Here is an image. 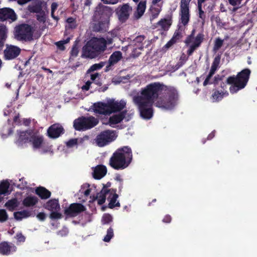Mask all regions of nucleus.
Wrapping results in <instances>:
<instances>
[{
	"instance_id": "nucleus-52",
	"label": "nucleus",
	"mask_w": 257,
	"mask_h": 257,
	"mask_svg": "<svg viewBox=\"0 0 257 257\" xmlns=\"http://www.w3.org/2000/svg\"><path fill=\"white\" fill-rule=\"evenodd\" d=\"M79 53L78 48L76 44L73 46L72 49L70 51V55L71 57H76L77 56Z\"/></svg>"
},
{
	"instance_id": "nucleus-55",
	"label": "nucleus",
	"mask_w": 257,
	"mask_h": 257,
	"mask_svg": "<svg viewBox=\"0 0 257 257\" xmlns=\"http://www.w3.org/2000/svg\"><path fill=\"white\" fill-rule=\"evenodd\" d=\"M198 47V46L193 43L191 46H190L189 49L187 51V55L188 56L192 55L194 51Z\"/></svg>"
},
{
	"instance_id": "nucleus-17",
	"label": "nucleus",
	"mask_w": 257,
	"mask_h": 257,
	"mask_svg": "<svg viewBox=\"0 0 257 257\" xmlns=\"http://www.w3.org/2000/svg\"><path fill=\"white\" fill-rule=\"evenodd\" d=\"M33 131L28 130L25 131H17V134L19 135L16 143L19 145H22L23 144L29 142L30 138L31 137Z\"/></svg>"
},
{
	"instance_id": "nucleus-34",
	"label": "nucleus",
	"mask_w": 257,
	"mask_h": 257,
	"mask_svg": "<svg viewBox=\"0 0 257 257\" xmlns=\"http://www.w3.org/2000/svg\"><path fill=\"white\" fill-rule=\"evenodd\" d=\"M220 59L221 55L218 54L215 56L212 63L211 69L209 71L210 73L213 75L214 74L215 72H216L218 67L219 64L220 62Z\"/></svg>"
},
{
	"instance_id": "nucleus-59",
	"label": "nucleus",
	"mask_w": 257,
	"mask_h": 257,
	"mask_svg": "<svg viewBox=\"0 0 257 257\" xmlns=\"http://www.w3.org/2000/svg\"><path fill=\"white\" fill-rule=\"evenodd\" d=\"M213 75V74H212L211 73L209 72V74L207 76L206 79H205V80H204V81L203 82V85L204 86H206V85H207L208 84L212 83V82L210 83L209 81H210V79L211 78V77H212Z\"/></svg>"
},
{
	"instance_id": "nucleus-48",
	"label": "nucleus",
	"mask_w": 257,
	"mask_h": 257,
	"mask_svg": "<svg viewBox=\"0 0 257 257\" xmlns=\"http://www.w3.org/2000/svg\"><path fill=\"white\" fill-rule=\"evenodd\" d=\"M8 214L6 210L0 209V222H4L8 219Z\"/></svg>"
},
{
	"instance_id": "nucleus-60",
	"label": "nucleus",
	"mask_w": 257,
	"mask_h": 257,
	"mask_svg": "<svg viewBox=\"0 0 257 257\" xmlns=\"http://www.w3.org/2000/svg\"><path fill=\"white\" fill-rule=\"evenodd\" d=\"M223 77L224 76H220L219 75H216L214 78L213 82H212V83H213L215 85L218 84V82L219 81H221L222 80Z\"/></svg>"
},
{
	"instance_id": "nucleus-27",
	"label": "nucleus",
	"mask_w": 257,
	"mask_h": 257,
	"mask_svg": "<svg viewBox=\"0 0 257 257\" xmlns=\"http://www.w3.org/2000/svg\"><path fill=\"white\" fill-rule=\"evenodd\" d=\"M122 58V53L119 51H116L112 53L108 59V65L106 66L108 69L109 67L114 65Z\"/></svg>"
},
{
	"instance_id": "nucleus-49",
	"label": "nucleus",
	"mask_w": 257,
	"mask_h": 257,
	"mask_svg": "<svg viewBox=\"0 0 257 257\" xmlns=\"http://www.w3.org/2000/svg\"><path fill=\"white\" fill-rule=\"evenodd\" d=\"M62 214L56 211H52L50 214V218L52 220L58 219L62 218Z\"/></svg>"
},
{
	"instance_id": "nucleus-19",
	"label": "nucleus",
	"mask_w": 257,
	"mask_h": 257,
	"mask_svg": "<svg viewBox=\"0 0 257 257\" xmlns=\"http://www.w3.org/2000/svg\"><path fill=\"white\" fill-rule=\"evenodd\" d=\"M93 107L94 112L96 113L109 115L108 107H107V102L106 103L102 102L94 103L93 105Z\"/></svg>"
},
{
	"instance_id": "nucleus-21",
	"label": "nucleus",
	"mask_w": 257,
	"mask_h": 257,
	"mask_svg": "<svg viewBox=\"0 0 257 257\" xmlns=\"http://www.w3.org/2000/svg\"><path fill=\"white\" fill-rule=\"evenodd\" d=\"M107 173V168L105 166L98 165L96 166L93 170V177L95 179H100L103 178Z\"/></svg>"
},
{
	"instance_id": "nucleus-32",
	"label": "nucleus",
	"mask_w": 257,
	"mask_h": 257,
	"mask_svg": "<svg viewBox=\"0 0 257 257\" xmlns=\"http://www.w3.org/2000/svg\"><path fill=\"white\" fill-rule=\"evenodd\" d=\"M157 25L161 28L162 30L168 31L172 25L171 18L162 19L157 23Z\"/></svg>"
},
{
	"instance_id": "nucleus-3",
	"label": "nucleus",
	"mask_w": 257,
	"mask_h": 257,
	"mask_svg": "<svg viewBox=\"0 0 257 257\" xmlns=\"http://www.w3.org/2000/svg\"><path fill=\"white\" fill-rule=\"evenodd\" d=\"M251 71L248 68H245L238 72L235 75L228 77L225 82H222L220 85L222 90L221 91H227L226 84L231 85L229 87V90L231 94L237 93L239 90L244 88L249 78Z\"/></svg>"
},
{
	"instance_id": "nucleus-54",
	"label": "nucleus",
	"mask_w": 257,
	"mask_h": 257,
	"mask_svg": "<svg viewBox=\"0 0 257 257\" xmlns=\"http://www.w3.org/2000/svg\"><path fill=\"white\" fill-rule=\"evenodd\" d=\"M15 238L17 240V241L19 242H24L26 240V237L22 232L17 233Z\"/></svg>"
},
{
	"instance_id": "nucleus-46",
	"label": "nucleus",
	"mask_w": 257,
	"mask_h": 257,
	"mask_svg": "<svg viewBox=\"0 0 257 257\" xmlns=\"http://www.w3.org/2000/svg\"><path fill=\"white\" fill-rule=\"evenodd\" d=\"M36 19L40 22L44 24L46 21V14L45 11L36 15Z\"/></svg>"
},
{
	"instance_id": "nucleus-15",
	"label": "nucleus",
	"mask_w": 257,
	"mask_h": 257,
	"mask_svg": "<svg viewBox=\"0 0 257 257\" xmlns=\"http://www.w3.org/2000/svg\"><path fill=\"white\" fill-rule=\"evenodd\" d=\"M17 246L12 242L4 241L0 243V254L9 255L17 251Z\"/></svg>"
},
{
	"instance_id": "nucleus-62",
	"label": "nucleus",
	"mask_w": 257,
	"mask_h": 257,
	"mask_svg": "<svg viewBox=\"0 0 257 257\" xmlns=\"http://www.w3.org/2000/svg\"><path fill=\"white\" fill-rule=\"evenodd\" d=\"M46 217V214L44 212H40L37 215V217L41 221L45 220Z\"/></svg>"
},
{
	"instance_id": "nucleus-36",
	"label": "nucleus",
	"mask_w": 257,
	"mask_h": 257,
	"mask_svg": "<svg viewBox=\"0 0 257 257\" xmlns=\"http://www.w3.org/2000/svg\"><path fill=\"white\" fill-rule=\"evenodd\" d=\"M9 211H14L18 206V200L17 198H14L11 200H8L5 205Z\"/></svg>"
},
{
	"instance_id": "nucleus-42",
	"label": "nucleus",
	"mask_w": 257,
	"mask_h": 257,
	"mask_svg": "<svg viewBox=\"0 0 257 257\" xmlns=\"http://www.w3.org/2000/svg\"><path fill=\"white\" fill-rule=\"evenodd\" d=\"M10 186V184L8 182H3L0 184V195L6 194Z\"/></svg>"
},
{
	"instance_id": "nucleus-4",
	"label": "nucleus",
	"mask_w": 257,
	"mask_h": 257,
	"mask_svg": "<svg viewBox=\"0 0 257 257\" xmlns=\"http://www.w3.org/2000/svg\"><path fill=\"white\" fill-rule=\"evenodd\" d=\"M106 44V41L103 38L94 37L88 41L83 47V55L86 57L95 58L98 53L105 50Z\"/></svg>"
},
{
	"instance_id": "nucleus-44",
	"label": "nucleus",
	"mask_w": 257,
	"mask_h": 257,
	"mask_svg": "<svg viewBox=\"0 0 257 257\" xmlns=\"http://www.w3.org/2000/svg\"><path fill=\"white\" fill-rule=\"evenodd\" d=\"M113 229L110 227L107 230V233L104 237L103 241L105 242H109L113 237Z\"/></svg>"
},
{
	"instance_id": "nucleus-38",
	"label": "nucleus",
	"mask_w": 257,
	"mask_h": 257,
	"mask_svg": "<svg viewBox=\"0 0 257 257\" xmlns=\"http://www.w3.org/2000/svg\"><path fill=\"white\" fill-rule=\"evenodd\" d=\"M7 37V28L5 26H0V48L4 45V41Z\"/></svg>"
},
{
	"instance_id": "nucleus-47",
	"label": "nucleus",
	"mask_w": 257,
	"mask_h": 257,
	"mask_svg": "<svg viewBox=\"0 0 257 257\" xmlns=\"http://www.w3.org/2000/svg\"><path fill=\"white\" fill-rule=\"evenodd\" d=\"M104 66V63L103 62H101L99 63H96L92 65L88 70L87 72H91L94 71L95 70H99L102 68Z\"/></svg>"
},
{
	"instance_id": "nucleus-5",
	"label": "nucleus",
	"mask_w": 257,
	"mask_h": 257,
	"mask_svg": "<svg viewBox=\"0 0 257 257\" xmlns=\"http://www.w3.org/2000/svg\"><path fill=\"white\" fill-rule=\"evenodd\" d=\"M133 102L138 106L141 116L146 119H150L153 115V103L143 101L140 96H134Z\"/></svg>"
},
{
	"instance_id": "nucleus-51",
	"label": "nucleus",
	"mask_w": 257,
	"mask_h": 257,
	"mask_svg": "<svg viewBox=\"0 0 257 257\" xmlns=\"http://www.w3.org/2000/svg\"><path fill=\"white\" fill-rule=\"evenodd\" d=\"M223 43V41L222 39H221L220 38H218L216 39L215 41L214 49L215 50H218L222 47Z\"/></svg>"
},
{
	"instance_id": "nucleus-10",
	"label": "nucleus",
	"mask_w": 257,
	"mask_h": 257,
	"mask_svg": "<svg viewBox=\"0 0 257 257\" xmlns=\"http://www.w3.org/2000/svg\"><path fill=\"white\" fill-rule=\"evenodd\" d=\"M132 10V7L128 4H124L121 6H119L115 9L116 15L120 22L124 23L128 19Z\"/></svg>"
},
{
	"instance_id": "nucleus-9",
	"label": "nucleus",
	"mask_w": 257,
	"mask_h": 257,
	"mask_svg": "<svg viewBox=\"0 0 257 257\" xmlns=\"http://www.w3.org/2000/svg\"><path fill=\"white\" fill-rule=\"evenodd\" d=\"M115 139L113 131L105 130L101 132L96 138L95 142L99 147H103L114 141Z\"/></svg>"
},
{
	"instance_id": "nucleus-35",
	"label": "nucleus",
	"mask_w": 257,
	"mask_h": 257,
	"mask_svg": "<svg viewBox=\"0 0 257 257\" xmlns=\"http://www.w3.org/2000/svg\"><path fill=\"white\" fill-rule=\"evenodd\" d=\"M15 218L18 220H22L23 218H27L31 215V212L26 210L16 212L14 214Z\"/></svg>"
},
{
	"instance_id": "nucleus-13",
	"label": "nucleus",
	"mask_w": 257,
	"mask_h": 257,
	"mask_svg": "<svg viewBox=\"0 0 257 257\" xmlns=\"http://www.w3.org/2000/svg\"><path fill=\"white\" fill-rule=\"evenodd\" d=\"M125 105L126 102L122 100L118 101L111 99L107 101V107L109 114L117 112H120L125 107Z\"/></svg>"
},
{
	"instance_id": "nucleus-16",
	"label": "nucleus",
	"mask_w": 257,
	"mask_h": 257,
	"mask_svg": "<svg viewBox=\"0 0 257 257\" xmlns=\"http://www.w3.org/2000/svg\"><path fill=\"white\" fill-rule=\"evenodd\" d=\"M20 52L21 49L19 47L13 45H7L4 52L5 59H14L20 55Z\"/></svg>"
},
{
	"instance_id": "nucleus-26",
	"label": "nucleus",
	"mask_w": 257,
	"mask_h": 257,
	"mask_svg": "<svg viewBox=\"0 0 257 257\" xmlns=\"http://www.w3.org/2000/svg\"><path fill=\"white\" fill-rule=\"evenodd\" d=\"M35 193L41 199H47L51 195V192L45 187L42 186L37 187L35 189Z\"/></svg>"
},
{
	"instance_id": "nucleus-6",
	"label": "nucleus",
	"mask_w": 257,
	"mask_h": 257,
	"mask_svg": "<svg viewBox=\"0 0 257 257\" xmlns=\"http://www.w3.org/2000/svg\"><path fill=\"white\" fill-rule=\"evenodd\" d=\"M98 123L97 119L92 116H81L74 120L73 126L77 131H85L94 127Z\"/></svg>"
},
{
	"instance_id": "nucleus-43",
	"label": "nucleus",
	"mask_w": 257,
	"mask_h": 257,
	"mask_svg": "<svg viewBox=\"0 0 257 257\" xmlns=\"http://www.w3.org/2000/svg\"><path fill=\"white\" fill-rule=\"evenodd\" d=\"M204 35L202 33H200L197 35L196 37L195 38V41L193 44H196V45L200 47L201 43H202L204 40Z\"/></svg>"
},
{
	"instance_id": "nucleus-29",
	"label": "nucleus",
	"mask_w": 257,
	"mask_h": 257,
	"mask_svg": "<svg viewBox=\"0 0 257 257\" xmlns=\"http://www.w3.org/2000/svg\"><path fill=\"white\" fill-rule=\"evenodd\" d=\"M39 201L38 198L35 196L29 195L25 197L22 204L26 207H30L35 206Z\"/></svg>"
},
{
	"instance_id": "nucleus-56",
	"label": "nucleus",
	"mask_w": 257,
	"mask_h": 257,
	"mask_svg": "<svg viewBox=\"0 0 257 257\" xmlns=\"http://www.w3.org/2000/svg\"><path fill=\"white\" fill-rule=\"evenodd\" d=\"M198 9L199 11V17L202 20L204 21L205 19V15L204 11L202 9V5H198Z\"/></svg>"
},
{
	"instance_id": "nucleus-64",
	"label": "nucleus",
	"mask_w": 257,
	"mask_h": 257,
	"mask_svg": "<svg viewBox=\"0 0 257 257\" xmlns=\"http://www.w3.org/2000/svg\"><path fill=\"white\" fill-rule=\"evenodd\" d=\"M193 39L194 38L192 37V35H188L184 41L186 45H189L192 42Z\"/></svg>"
},
{
	"instance_id": "nucleus-39",
	"label": "nucleus",
	"mask_w": 257,
	"mask_h": 257,
	"mask_svg": "<svg viewBox=\"0 0 257 257\" xmlns=\"http://www.w3.org/2000/svg\"><path fill=\"white\" fill-rule=\"evenodd\" d=\"M181 22L184 26L187 25L190 19L189 12L180 11Z\"/></svg>"
},
{
	"instance_id": "nucleus-30",
	"label": "nucleus",
	"mask_w": 257,
	"mask_h": 257,
	"mask_svg": "<svg viewBox=\"0 0 257 257\" xmlns=\"http://www.w3.org/2000/svg\"><path fill=\"white\" fill-rule=\"evenodd\" d=\"M111 189L106 188H102L101 191L97 194L96 198L97 199L98 204L101 205L103 204L106 200V196L107 194H109Z\"/></svg>"
},
{
	"instance_id": "nucleus-14",
	"label": "nucleus",
	"mask_w": 257,
	"mask_h": 257,
	"mask_svg": "<svg viewBox=\"0 0 257 257\" xmlns=\"http://www.w3.org/2000/svg\"><path fill=\"white\" fill-rule=\"evenodd\" d=\"M17 19V15L12 9L9 8L0 9V21L4 22L6 20H10L13 22Z\"/></svg>"
},
{
	"instance_id": "nucleus-8",
	"label": "nucleus",
	"mask_w": 257,
	"mask_h": 257,
	"mask_svg": "<svg viewBox=\"0 0 257 257\" xmlns=\"http://www.w3.org/2000/svg\"><path fill=\"white\" fill-rule=\"evenodd\" d=\"M113 9L108 6L99 3L95 8L93 14L94 21H109L110 17L113 14Z\"/></svg>"
},
{
	"instance_id": "nucleus-57",
	"label": "nucleus",
	"mask_w": 257,
	"mask_h": 257,
	"mask_svg": "<svg viewBox=\"0 0 257 257\" xmlns=\"http://www.w3.org/2000/svg\"><path fill=\"white\" fill-rule=\"evenodd\" d=\"M230 5L231 6L235 7L236 6H239L241 4L242 0H228Z\"/></svg>"
},
{
	"instance_id": "nucleus-7",
	"label": "nucleus",
	"mask_w": 257,
	"mask_h": 257,
	"mask_svg": "<svg viewBox=\"0 0 257 257\" xmlns=\"http://www.w3.org/2000/svg\"><path fill=\"white\" fill-rule=\"evenodd\" d=\"M15 37L18 40L31 41L33 31L32 27L27 24H22L15 27Z\"/></svg>"
},
{
	"instance_id": "nucleus-33",
	"label": "nucleus",
	"mask_w": 257,
	"mask_h": 257,
	"mask_svg": "<svg viewBox=\"0 0 257 257\" xmlns=\"http://www.w3.org/2000/svg\"><path fill=\"white\" fill-rule=\"evenodd\" d=\"M127 47L129 49H131L132 51L131 56L133 58H137L139 57L141 54V51L144 49V48H140L139 46H133L132 45H128Z\"/></svg>"
},
{
	"instance_id": "nucleus-22",
	"label": "nucleus",
	"mask_w": 257,
	"mask_h": 257,
	"mask_svg": "<svg viewBox=\"0 0 257 257\" xmlns=\"http://www.w3.org/2000/svg\"><path fill=\"white\" fill-rule=\"evenodd\" d=\"M116 189H111L109 195L107 198V199L109 200L108 207L110 209H112L115 207H120V206L119 202L118 201L116 202L118 196L116 193Z\"/></svg>"
},
{
	"instance_id": "nucleus-37",
	"label": "nucleus",
	"mask_w": 257,
	"mask_h": 257,
	"mask_svg": "<svg viewBox=\"0 0 257 257\" xmlns=\"http://www.w3.org/2000/svg\"><path fill=\"white\" fill-rule=\"evenodd\" d=\"M145 38L146 37L144 35L138 36L133 40L130 45L139 46L140 48H144L143 42Z\"/></svg>"
},
{
	"instance_id": "nucleus-12",
	"label": "nucleus",
	"mask_w": 257,
	"mask_h": 257,
	"mask_svg": "<svg viewBox=\"0 0 257 257\" xmlns=\"http://www.w3.org/2000/svg\"><path fill=\"white\" fill-rule=\"evenodd\" d=\"M65 130L63 127L59 123H55L50 125L47 131V136L50 139H57L63 134Z\"/></svg>"
},
{
	"instance_id": "nucleus-40",
	"label": "nucleus",
	"mask_w": 257,
	"mask_h": 257,
	"mask_svg": "<svg viewBox=\"0 0 257 257\" xmlns=\"http://www.w3.org/2000/svg\"><path fill=\"white\" fill-rule=\"evenodd\" d=\"M67 25L66 27L68 29H74L77 27L76 19L73 17H69L66 20Z\"/></svg>"
},
{
	"instance_id": "nucleus-11",
	"label": "nucleus",
	"mask_w": 257,
	"mask_h": 257,
	"mask_svg": "<svg viewBox=\"0 0 257 257\" xmlns=\"http://www.w3.org/2000/svg\"><path fill=\"white\" fill-rule=\"evenodd\" d=\"M86 208L85 206L78 203H73L64 210L65 215L68 217H74L80 213L84 211Z\"/></svg>"
},
{
	"instance_id": "nucleus-25",
	"label": "nucleus",
	"mask_w": 257,
	"mask_h": 257,
	"mask_svg": "<svg viewBox=\"0 0 257 257\" xmlns=\"http://www.w3.org/2000/svg\"><path fill=\"white\" fill-rule=\"evenodd\" d=\"M44 207L48 210L58 211L60 209L58 199H52L49 200L44 205Z\"/></svg>"
},
{
	"instance_id": "nucleus-61",
	"label": "nucleus",
	"mask_w": 257,
	"mask_h": 257,
	"mask_svg": "<svg viewBox=\"0 0 257 257\" xmlns=\"http://www.w3.org/2000/svg\"><path fill=\"white\" fill-rule=\"evenodd\" d=\"M92 84V82L90 81H87L84 85H83L82 87V89L83 90H88L90 88V86H91V84Z\"/></svg>"
},
{
	"instance_id": "nucleus-63",
	"label": "nucleus",
	"mask_w": 257,
	"mask_h": 257,
	"mask_svg": "<svg viewBox=\"0 0 257 257\" xmlns=\"http://www.w3.org/2000/svg\"><path fill=\"white\" fill-rule=\"evenodd\" d=\"M172 217L170 215H166L163 219V222L166 223H169L171 222Z\"/></svg>"
},
{
	"instance_id": "nucleus-53",
	"label": "nucleus",
	"mask_w": 257,
	"mask_h": 257,
	"mask_svg": "<svg viewBox=\"0 0 257 257\" xmlns=\"http://www.w3.org/2000/svg\"><path fill=\"white\" fill-rule=\"evenodd\" d=\"M78 144V139H72L69 140L66 143V146L68 148L73 147L74 146L77 145Z\"/></svg>"
},
{
	"instance_id": "nucleus-24",
	"label": "nucleus",
	"mask_w": 257,
	"mask_h": 257,
	"mask_svg": "<svg viewBox=\"0 0 257 257\" xmlns=\"http://www.w3.org/2000/svg\"><path fill=\"white\" fill-rule=\"evenodd\" d=\"M229 93L227 91H219L214 89L210 99L213 102H218L221 101L224 97L227 96Z\"/></svg>"
},
{
	"instance_id": "nucleus-58",
	"label": "nucleus",
	"mask_w": 257,
	"mask_h": 257,
	"mask_svg": "<svg viewBox=\"0 0 257 257\" xmlns=\"http://www.w3.org/2000/svg\"><path fill=\"white\" fill-rule=\"evenodd\" d=\"M65 43L62 41H60L56 43V45L58 47L59 49L60 50H64L65 49V47L64 46Z\"/></svg>"
},
{
	"instance_id": "nucleus-18",
	"label": "nucleus",
	"mask_w": 257,
	"mask_h": 257,
	"mask_svg": "<svg viewBox=\"0 0 257 257\" xmlns=\"http://www.w3.org/2000/svg\"><path fill=\"white\" fill-rule=\"evenodd\" d=\"M38 132L32 134L30 138L29 142L32 144L34 149H40L44 143V137L42 135H38Z\"/></svg>"
},
{
	"instance_id": "nucleus-31",
	"label": "nucleus",
	"mask_w": 257,
	"mask_h": 257,
	"mask_svg": "<svg viewBox=\"0 0 257 257\" xmlns=\"http://www.w3.org/2000/svg\"><path fill=\"white\" fill-rule=\"evenodd\" d=\"M43 2L42 1H38L35 5L29 6L28 7L29 11L31 13L39 14L42 12L44 11L43 10Z\"/></svg>"
},
{
	"instance_id": "nucleus-2",
	"label": "nucleus",
	"mask_w": 257,
	"mask_h": 257,
	"mask_svg": "<svg viewBox=\"0 0 257 257\" xmlns=\"http://www.w3.org/2000/svg\"><path fill=\"white\" fill-rule=\"evenodd\" d=\"M133 160V152L128 146L118 148L109 159V165L116 170H123L131 163Z\"/></svg>"
},
{
	"instance_id": "nucleus-20",
	"label": "nucleus",
	"mask_w": 257,
	"mask_h": 257,
	"mask_svg": "<svg viewBox=\"0 0 257 257\" xmlns=\"http://www.w3.org/2000/svg\"><path fill=\"white\" fill-rule=\"evenodd\" d=\"M127 111L126 110H122L117 114L110 116L108 119V123L110 125L116 124L121 122L125 118Z\"/></svg>"
},
{
	"instance_id": "nucleus-23",
	"label": "nucleus",
	"mask_w": 257,
	"mask_h": 257,
	"mask_svg": "<svg viewBox=\"0 0 257 257\" xmlns=\"http://www.w3.org/2000/svg\"><path fill=\"white\" fill-rule=\"evenodd\" d=\"M147 1H141L137 6L136 11L134 14V17L135 19H140L144 15L146 9Z\"/></svg>"
},
{
	"instance_id": "nucleus-50",
	"label": "nucleus",
	"mask_w": 257,
	"mask_h": 257,
	"mask_svg": "<svg viewBox=\"0 0 257 257\" xmlns=\"http://www.w3.org/2000/svg\"><path fill=\"white\" fill-rule=\"evenodd\" d=\"M112 221V217L109 214H105L103 215L102 221L103 224H108Z\"/></svg>"
},
{
	"instance_id": "nucleus-1",
	"label": "nucleus",
	"mask_w": 257,
	"mask_h": 257,
	"mask_svg": "<svg viewBox=\"0 0 257 257\" xmlns=\"http://www.w3.org/2000/svg\"><path fill=\"white\" fill-rule=\"evenodd\" d=\"M135 96H140L143 101L155 103V105L166 110L172 109L177 104L178 100L177 91L171 88H167L159 82H154L147 85L142 88L140 94Z\"/></svg>"
},
{
	"instance_id": "nucleus-41",
	"label": "nucleus",
	"mask_w": 257,
	"mask_h": 257,
	"mask_svg": "<svg viewBox=\"0 0 257 257\" xmlns=\"http://www.w3.org/2000/svg\"><path fill=\"white\" fill-rule=\"evenodd\" d=\"M160 8L156 7H151L150 10L151 11V19L154 20L156 19L159 15L160 12L162 11V6H160Z\"/></svg>"
},
{
	"instance_id": "nucleus-28",
	"label": "nucleus",
	"mask_w": 257,
	"mask_h": 257,
	"mask_svg": "<svg viewBox=\"0 0 257 257\" xmlns=\"http://www.w3.org/2000/svg\"><path fill=\"white\" fill-rule=\"evenodd\" d=\"M97 23L93 26V30L98 32H104L106 31L108 27V24L109 21L100 20L95 21Z\"/></svg>"
},
{
	"instance_id": "nucleus-45",
	"label": "nucleus",
	"mask_w": 257,
	"mask_h": 257,
	"mask_svg": "<svg viewBox=\"0 0 257 257\" xmlns=\"http://www.w3.org/2000/svg\"><path fill=\"white\" fill-rule=\"evenodd\" d=\"M189 2L187 0H181L180 2V11L189 12Z\"/></svg>"
}]
</instances>
